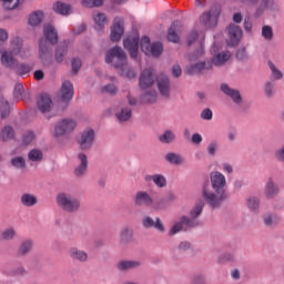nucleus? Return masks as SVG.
<instances>
[{"label": "nucleus", "mask_w": 284, "mask_h": 284, "mask_svg": "<svg viewBox=\"0 0 284 284\" xmlns=\"http://www.w3.org/2000/svg\"><path fill=\"white\" fill-rule=\"evenodd\" d=\"M202 199L211 210H221L223 203L230 199L227 195V180L219 171L210 173V181L202 184Z\"/></svg>", "instance_id": "1"}, {"label": "nucleus", "mask_w": 284, "mask_h": 284, "mask_svg": "<svg viewBox=\"0 0 284 284\" xmlns=\"http://www.w3.org/2000/svg\"><path fill=\"white\" fill-rule=\"evenodd\" d=\"M55 203L67 214H77L81 210V200L70 192L58 193Z\"/></svg>", "instance_id": "2"}, {"label": "nucleus", "mask_w": 284, "mask_h": 284, "mask_svg": "<svg viewBox=\"0 0 284 284\" xmlns=\"http://www.w3.org/2000/svg\"><path fill=\"white\" fill-rule=\"evenodd\" d=\"M105 63L111 64L115 70H123L128 65V53L123 48L115 45L106 51Z\"/></svg>", "instance_id": "3"}, {"label": "nucleus", "mask_w": 284, "mask_h": 284, "mask_svg": "<svg viewBox=\"0 0 284 284\" xmlns=\"http://www.w3.org/2000/svg\"><path fill=\"white\" fill-rule=\"evenodd\" d=\"M199 220H194L187 215H182L180 221L175 222L170 229L169 236H174L179 234V232H190V230H194L199 227Z\"/></svg>", "instance_id": "4"}, {"label": "nucleus", "mask_w": 284, "mask_h": 284, "mask_svg": "<svg viewBox=\"0 0 284 284\" xmlns=\"http://www.w3.org/2000/svg\"><path fill=\"white\" fill-rule=\"evenodd\" d=\"M220 90L225 94V97H229V99L232 100L234 105L241 108L242 112H247V110H250V106H243V95H241V91L239 89H233L230 84L222 83Z\"/></svg>", "instance_id": "5"}, {"label": "nucleus", "mask_w": 284, "mask_h": 284, "mask_svg": "<svg viewBox=\"0 0 284 284\" xmlns=\"http://www.w3.org/2000/svg\"><path fill=\"white\" fill-rule=\"evenodd\" d=\"M227 40L226 43L230 48H236L243 39V29L239 24L231 23L226 28Z\"/></svg>", "instance_id": "6"}, {"label": "nucleus", "mask_w": 284, "mask_h": 284, "mask_svg": "<svg viewBox=\"0 0 284 284\" xmlns=\"http://www.w3.org/2000/svg\"><path fill=\"white\" fill-rule=\"evenodd\" d=\"M97 134L94 133V129H88L83 131L78 139L79 149L82 152H90L92 150V145H94V139Z\"/></svg>", "instance_id": "7"}, {"label": "nucleus", "mask_w": 284, "mask_h": 284, "mask_svg": "<svg viewBox=\"0 0 284 284\" xmlns=\"http://www.w3.org/2000/svg\"><path fill=\"white\" fill-rule=\"evenodd\" d=\"M39 59L43 65H52V45L43 38L39 40Z\"/></svg>", "instance_id": "8"}, {"label": "nucleus", "mask_w": 284, "mask_h": 284, "mask_svg": "<svg viewBox=\"0 0 284 284\" xmlns=\"http://www.w3.org/2000/svg\"><path fill=\"white\" fill-rule=\"evenodd\" d=\"M75 129L77 121L72 119H63L55 125L53 136L57 139L59 136H64V134H71Z\"/></svg>", "instance_id": "9"}, {"label": "nucleus", "mask_w": 284, "mask_h": 284, "mask_svg": "<svg viewBox=\"0 0 284 284\" xmlns=\"http://www.w3.org/2000/svg\"><path fill=\"white\" fill-rule=\"evenodd\" d=\"M74 99V85L70 81H64L60 89V101L62 103V110L68 108V103Z\"/></svg>", "instance_id": "10"}, {"label": "nucleus", "mask_w": 284, "mask_h": 284, "mask_svg": "<svg viewBox=\"0 0 284 284\" xmlns=\"http://www.w3.org/2000/svg\"><path fill=\"white\" fill-rule=\"evenodd\" d=\"M142 227H144V230L153 229V230H156L158 232H160V234H165V225L163 224V221L159 216L153 219L150 215H145L142 219Z\"/></svg>", "instance_id": "11"}, {"label": "nucleus", "mask_w": 284, "mask_h": 284, "mask_svg": "<svg viewBox=\"0 0 284 284\" xmlns=\"http://www.w3.org/2000/svg\"><path fill=\"white\" fill-rule=\"evenodd\" d=\"M154 81H155L154 69H144L140 73V78H139L140 90H148L152 88V85H154Z\"/></svg>", "instance_id": "12"}, {"label": "nucleus", "mask_w": 284, "mask_h": 284, "mask_svg": "<svg viewBox=\"0 0 284 284\" xmlns=\"http://www.w3.org/2000/svg\"><path fill=\"white\" fill-rule=\"evenodd\" d=\"M125 29L123 28V19L116 17L113 19V23L111 26V34L110 40L113 43H119L121 38L123 37Z\"/></svg>", "instance_id": "13"}, {"label": "nucleus", "mask_w": 284, "mask_h": 284, "mask_svg": "<svg viewBox=\"0 0 284 284\" xmlns=\"http://www.w3.org/2000/svg\"><path fill=\"white\" fill-rule=\"evenodd\" d=\"M134 243V230L131 226H123L119 232L120 247H128Z\"/></svg>", "instance_id": "14"}, {"label": "nucleus", "mask_w": 284, "mask_h": 284, "mask_svg": "<svg viewBox=\"0 0 284 284\" xmlns=\"http://www.w3.org/2000/svg\"><path fill=\"white\" fill-rule=\"evenodd\" d=\"M210 70H212V62H210V60H205L191 64L186 69V74L194 77V74H205V72H210Z\"/></svg>", "instance_id": "15"}, {"label": "nucleus", "mask_w": 284, "mask_h": 284, "mask_svg": "<svg viewBox=\"0 0 284 284\" xmlns=\"http://www.w3.org/2000/svg\"><path fill=\"white\" fill-rule=\"evenodd\" d=\"M143 263L139 260H121L115 264V268L121 273L139 270Z\"/></svg>", "instance_id": "16"}, {"label": "nucleus", "mask_w": 284, "mask_h": 284, "mask_svg": "<svg viewBox=\"0 0 284 284\" xmlns=\"http://www.w3.org/2000/svg\"><path fill=\"white\" fill-rule=\"evenodd\" d=\"M69 258L73 261V263H88L90 261V255L84 250H81L77 246H72L68 251Z\"/></svg>", "instance_id": "17"}, {"label": "nucleus", "mask_w": 284, "mask_h": 284, "mask_svg": "<svg viewBox=\"0 0 284 284\" xmlns=\"http://www.w3.org/2000/svg\"><path fill=\"white\" fill-rule=\"evenodd\" d=\"M158 90L164 99H170V92L172 84L170 83V77L162 74L156 79Z\"/></svg>", "instance_id": "18"}, {"label": "nucleus", "mask_w": 284, "mask_h": 284, "mask_svg": "<svg viewBox=\"0 0 284 284\" xmlns=\"http://www.w3.org/2000/svg\"><path fill=\"white\" fill-rule=\"evenodd\" d=\"M154 203V199H152V195L148 193L146 191H139L135 193L134 196V204L138 205V207H152Z\"/></svg>", "instance_id": "19"}, {"label": "nucleus", "mask_w": 284, "mask_h": 284, "mask_svg": "<svg viewBox=\"0 0 284 284\" xmlns=\"http://www.w3.org/2000/svg\"><path fill=\"white\" fill-rule=\"evenodd\" d=\"M182 28L183 26L181 24V21L174 20L168 30V41L171 43H179V41H181L179 33L181 32Z\"/></svg>", "instance_id": "20"}, {"label": "nucleus", "mask_w": 284, "mask_h": 284, "mask_svg": "<svg viewBox=\"0 0 284 284\" xmlns=\"http://www.w3.org/2000/svg\"><path fill=\"white\" fill-rule=\"evenodd\" d=\"M43 34H44V38L42 39H44L47 43H49V45L52 47L59 43V33L57 32V29L51 24L44 26Z\"/></svg>", "instance_id": "21"}, {"label": "nucleus", "mask_w": 284, "mask_h": 284, "mask_svg": "<svg viewBox=\"0 0 284 284\" xmlns=\"http://www.w3.org/2000/svg\"><path fill=\"white\" fill-rule=\"evenodd\" d=\"M123 45L125 50L130 52L131 59H136L139 57V37L135 38H126L123 40Z\"/></svg>", "instance_id": "22"}, {"label": "nucleus", "mask_w": 284, "mask_h": 284, "mask_svg": "<svg viewBox=\"0 0 284 284\" xmlns=\"http://www.w3.org/2000/svg\"><path fill=\"white\" fill-rule=\"evenodd\" d=\"M37 105L41 114H48L52 110V99L47 93H43L38 98Z\"/></svg>", "instance_id": "23"}, {"label": "nucleus", "mask_w": 284, "mask_h": 284, "mask_svg": "<svg viewBox=\"0 0 284 284\" xmlns=\"http://www.w3.org/2000/svg\"><path fill=\"white\" fill-rule=\"evenodd\" d=\"M34 247V242L30 239L23 240L20 242L18 250H17V256L19 258H26L32 252V248Z\"/></svg>", "instance_id": "24"}, {"label": "nucleus", "mask_w": 284, "mask_h": 284, "mask_svg": "<svg viewBox=\"0 0 284 284\" xmlns=\"http://www.w3.org/2000/svg\"><path fill=\"white\" fill-rule=\"evenodd\" d=\"M43 19H45V13L42 10H37L28 16L27 23L30 28H39L43 23Z\"/></svg>", "instance_id": "25"}, {"label": "nucleus", "mask_w": 284, "mask_h": 284, "mask_svg": "<svg viewBox=\"0 0 284 284\" xmlns=\"http://www.w3.org/2000/svg\"><path fill=\"white\" fill-rule=\"evenodd\" d=\"M232 54L230 53V51H223L220 52L215 55L212 57L210 61V63H212V68H214V65L216 68H221L224 63H227V61H230Z\"/></svg>", "instance_id": "26"}, {"label": "nucleus", "mask_w": 284, "mask_h": 284, "mask_svg": "<svg viewBox=\"0 0 284 284\" xmlns=\"http://www.w3.org/2000/svg\"><path fill=\"white\" fill-rule=\"evenodd\" d=\"M144 181L146 183H150V181H153L155 187H160V189L168 186V179L165 178V175L159 174V173L153 175H145Z\"/></svg>", "instance_id": "27"}, {"label": "nucleus", "mask_w": 284, "mask_h": 284, "mask_svg": "<svg viewBox=\"0 0 284 284\" xmlns=\"http://www.w3.org/2000/svg\"><path fill=\"white\" fill-rule=\"evenodd\" d=\"M78 159L80 164L74 169L75 176H83L88 172V155L85 153H79Z\"/></svg>", "instance_id": "28"}, {"label": "nucleus", "mask_w": 284, "mask_h": 284, "mask_svg": "<svg viewBox=\"0 0 284 284\" xmlns=\"http://www.w3.org/2000/svg\"><path fill=\"white\" fill-rule=\"evenodd\" d=\"M200 23H203L205 28H214L217 23L216 16L212 14V11L203 12L200 16Z\"/></svg>", "instance_id": "29"}, {"label": "nucleus", "mask_w": 284, "mask_h": 284, "mask_svg": "<svg viewBox=\"0 0 284 284\" xmlns=\"http://www.w3.org/2000/svg\"><path fill=\"white\" fill-rule=\"evenodd\" d=\"M19 60L14 59L11 52H3L1 55V63L4 68H9L10 70H14L17 68Z\"/></svg>", "instance_id": "30"}, {"label": "nucleus", "mask_w": 284, "mask_h": 284, "mask_svg": "<svg viewBox=\"0 0 284 284\" xmlns=\"http://www.w3.org/2000/svg\"><path fill=\"white\" fill-rule=\"evenodd\" d=\"M278 192H281L278 184H276L273 180H268L264 190L266 199H274L278 196Z\"/></svg>", "instance_id": "31"}, {"label": "nucleus", "mask_w": 284, "mask_h": 284, "mask_svg": "<svg viewBox=\"0 0 284 284\" xmlns=\"http://www.w3.org/2000/svg\"><path fill=\"white\" fill-rule=\"evenodd\" d=\"M67 54H68V42L63 41L57 45L55 53H54V61L57 63H63Z\"/></svg>", "instance_id": "32"}, {"label": "nucleus", "mask_w": 284, "mask_h": 284, "mask_svg": "<svg viewBox=\"0 0 284 284\" xmlns=\"http://www.w3.org/2000/svg\"><path fill=\"white\" fill-rule=\"evenodd\" d=\"M53 11L55 12V14H61L62 17H68V14H71V12H72V6L61 2V1H57L53 4Z\"/></svg>", "instance_id": "33"}, {"label": "nucleus", "mask_w": 284, "mask_h": 284, "mask_svg": "<svg viewBox=\"0 0 284 284\" xmlns=\"http://www.w3.org/2000/svg\"><path fill=\"white\" fill-rule=\"evenodd\" d=\"M165 161L171 165H183V163H185V158L179 153L169 152L165 155Z\"/></svg>", "instance_id": "34"}, {"label": "nucleus", "mask_w": 284, "mask_h": 284, "mask_svg": "<svg viewBox=\"0 0 284 284\" xmlns=\"http://www.w3.org/2000/svg\"><path fill=\"white\" fill-rule=\"evenodd\" d=\"M205 207V201L200 200L199 202L195 203L193 209L190 211L189 216L193 219V221H197L199 216L203 214V209Z\"/></svg>", "instance_id": "35"}, {"label": "nucleus", "mask_w": 284, "mask_h": 284, "mask_svg": "<svg viewBox=\"0 0 284 284\" xmlns=\"http://www.w3.org/2000/svg\"><path fill=\"white\" fill-rule=\"evenodd\" d=\"M205 40L200 41V47L189 55V61H199V59H203L205 57Z\"/></svg>", "instance_id": "36"}, {"label": "nucleus", "mask_w": 284, "mask_h": 284, "mask_svg": "<svg viewBox=\"0 0 284 284\" xmlns=\"http://www.w3.org/2000/svg\"><path fill=\"white\" fill-rule=\"evenodd\" d=\"M160 143H164L165 145H170L176 141V133L172 130H166L163 134L159 135Z\"/></svg>", "instance_id": "37"}, {"label": "nucleus", "mask_w": 284, "mask_h": 284, "mask_svg": "<svg viewBox=\"0 0 284 284\" xmlns=\"http://www.w3.org/2000/svg\"><path fill=\"white\" fill-rule=\"evenodd\" d=\"M263 223L266 227L274 230L278 225V217L272 213H266L262 216Z\"/></svg>", "instance_id": "38"}, {"label": "nucleus", "mask_w": 284, "mask_h": 284, "mask_svg": "<svg viewBox=\"0 0 284 284\" xmlns=\"http://www.w3.org/2000/svg\"><path fill=\"white\" fill-rule=\"evenodd\" d=\"M115 116L120 123H125L132 119V109L124 106L115 113Z\"/></svg>", "instance_id": "39"}, {"label": "nucleus", "mask_w": 284, "mask_h": 284, "mask_svg": "<svg viewBox=\"0 0 284 284\" xmlns=\"http://www.w3.org/2000/svg\"><path fill=\"white\" fill-rule=\"evenodd\" d=\"M264 95L266 99H274L276 95V83L274 81H266L264 84Z\"/></svg>", "instance_id": "40"}, {"label": "nucleus", "mask_w": 284, "mask_h": 284, "mask_svg": "<svg viewBox=\"0 0 284 284\" xmlns=\"http://www.w3.org/2000/svg\"><path fill=\"white\" fill-rule=\"evenodd\" d=\"M32 68H34V64H27V63H19L14 68L16 74L19 77H23L26 74H30L32 72Z\"/></svg>", "instance_id": "41"}, {"label": "nucleus", "mask_w": 284, "mask_h": 284, "mask_svg": "<svg viewBox=\"0 0 284 284\" xmlns=\"http://www.w3.org/2000/svg\"><path fill=\"white\" fill-rule=\"evenodd\" d=\"M93 21L95 23V30H103L105 23H108V17L105 13L99 12L93 17Z\"/></svg>", "instance_id": "42"}, {"label": "nucleus", "mask_w": 284, "mask_h": 284, "mask_svg": "<svg viewBox=\"0 0 284 284\" xmlns=\"http://www.w3.org/2000/svg\"><path fill=\"white\" fill-rule=\"evenodd\" d=\"M0 116L1 119H7L10 116V104L7 102L3 95H0Z\"/></svg>", "instance_id": "43"}, {"label": "nucleus", "mask_w": 284, "mask_h": 284, "mask_svg": "<svg viewBox=\"0 0 284 284\" xmlns=\"http://www.w3.org/2000/svg\"><path fill=\"white\" fill-rule=\"evenodd\" d=\"M1 241H14L17 239V231L14 227L4 229L0 234Z\"/></svg>", "instance_id": "44"}, {"label": "nucleus", "mask_w": 284, "mask_h": 284, "mask_svg": "<svg viewBox=\"0 0 284 284\" xmlns=\"http://www.w3.org/2000/svg\"><path fill=\"white\" fill-rule=\"evenodd\" d=\"M21 203L24 205V207H34V204L37 203V197L30 193H24L21 196Z\"/></svg>", "instance_id": "45"}, {"label": "nucleus", "mask_w": 284, "mask_h": 284, "mask_svg": "<svg viewBox=\"0 0 284 284\" xmlns=\"http://www.w3.org/2000/svg\"><path fill=\"white\" fill-rule=\"evenodd\" d=\"M28 159L33 163H40V161H43V152L39 149H33L28 153Z\"/></svg>", "instance_id": "46"}, {"label": "nucleus", "mask_w": 284, "mask_h": 284, "mask_svg": "<svg viewBox=\"0 0 284 284\" xmlns=\"http://www.w3.org/2000/svg\"><path fill=\"white\" fill-rule=\"evenodd\" d=\"M121 77H126V79H136V72L134 69L130 68V64H128L123 69H118Z\"/></svg>", "instance_id": "47"}, {"label": "nucleus", "mask_w": 284, "mask_h": 284, "mask_svg": "<svg viewBox=\"0 0 284 284\" xmlns=\"http://www.w3.org/2000/svg\"><path fill=\"white\" fill-rule=\"evenodd\" d=\"M246 205L251 212H256L261 206V200L256 196H251L246 200Z\"/></svg>", "instance_id": "48"}, {"label": "nucleus", "mask_w": 284, "mask_h": 284, "mask_svg": "<svg viewBox=\"0 0 284 284\" xmlns=\"http://www.w3.org/2000/svg\"><path fill=\"white\" fill-rule=\"evenodd\" d=\"M2 141H10V139H14V129L12 126L7 125L1 130L0 134Z\"/></svg>", "instance_id": "49"}, {"label": "nucleus", "mask_w": 284, "mask_h": 284, "mask_svg": "<svg viewBox=\"0 0 284 284\" xmlns=\"http://www.w3.org/2000/svg\"><path fill=\"white\" fill-rule=\"evenodd\" d=\"M151 207L155 211H162L168 210V207L170 206L168 205V201L165 200V197H161L159 200H153V204H151Z\"/></svg>", "instance_id": "50"}, {"label": "nucleus", "mask_w": 284, "mask_h": 284, "mask_svg": "<svg viewBox=\"0 0 284 284\" xmlns=\"http://www.w3.org/2000/svg\"><path fill=\"white\" fill-rule=\"evenodd\" d=\"M268 68L271 70V77L274 79V81H281L283 79V73L278 68H276L275 64H273L272 61H268Z\"/></svg>", "instance_id": "51"}, {"label": "nucleus", "mask_w": 284, "mask_h": 284, "mask_svg": "<svg viewBox=\"0 0 284 284\" xmlns=\"http://www.w3.org/2000/svg\"><path fill=\"white\" fill-rule=\"evenodd\" d=\"M158 93L154 90L148 91L141 95L142 101L145 103H156Z\"/></svg>", "instance_id": "52"}, {"label": "nucleus", "mask_w": 284, "mask_h": 284, "mask_svg": "<svg viewBox=\"0 0 284 284\" xmlns=\"http://www.w3.org/2000/svg\"><path fill=\"white\" fill-rule=\"evenodd\" d=\"M150 54H152V57H155V58L161 57V54H163V43L153 42L151 44Z\"/></svg>", "instance_id": "53"}, {"label": "nucleus", "mask_w": 284, "mask_h": 284, "mask_svg": "<svg viewBox=\"0 0 284 284\" xmlns=\"http://www.w3.org/2000/svg\"><path fill=\"white\" fill-rule=\"evenodd\" d=\"M140 48L144 54H150V50L152 48V44H150V37L143 36L140 41Z\"/></svg>", "instance_id": "54"}, {"label": "nucleus", "mask_w": 284, "mask_h": 284, "mask_svg": "<svg viewBox=\"0 0 284 284\" xmlns=\"http://www.w3.org/2000/svg\"><path fill=\"white\" fill-rule=\"evenodd\" d=\"M11 165L16 168V170H26V159H23V156H16L11 159Z\"/></svg>", "instance_id": "55"}, {"label": "nucleus", "mask_w": 284, "mask_h": 284, "mask_svg": "<svg viewBox=\"0 0 284 284\" xmlns=\"http://www.w3.org/2000/svg\"><path fill=\"white\" fill-rule=\"evenodd\" d=\"M262 37L265 41H272L274 39V30L271 26L265 24L262 27Z\"/></svg>", "instance_id": "56"}, {"label": "nucleus", "mask_w": 284, "mask_h": 284, "mask_svg": "<svg viewBox=\"0 0 284 284\" xmlns=\"http://www.w3.org/2000/svg\"><path fill=\"white\" fill-rule=\"evenodd\" d=\"M6 10H17L19 8V0H0Z\"/></svg>", "instance_id": "57"}, {"label": "nucleus", "mask_w": 284, "mask_h": 284, "mask_svg": "<svg viewBox=\"0 0 284 284\" xmlns=\"http://www.w3.org/2000/svg\"><path fill=\"white\" fill-rule=\"evenodd\" d=\"M219 150V142L212 141L206 146V152L209 156H216V151Z\"/></svg>", "instance_id": "58"}, {"label": "nucleus", "mask_w": 284, "mask_h": 284, "mask_svg": "<svg viewBox=\"0 0 284 284\" xmlns=\"http://www.w3.org/2000/svg\"><path fill=\"white\" fill-rule=\"evenodd\" d=\"M191 284H207L205 275L197 273L191 277Z\"/></svg>", "instance_id": "59"}, {"label": "nucleus", "mask_w": 284, "mask_h": 284, "mask_svg": "<svg viewBox=\"0 0 284 284\" xmlns=\"http://www.w3.org/2000/svg\"><path fill=\"white\" fill-rule=\"evenodd\" d=\"M196 39H199V32L195 30L191 31L186 37V45H194Z\"/></svg>", "instance_id": "60"}, {"label": "nucleus", "mask_w": 284, "mask_h": 284, "mask_svg": "<svg viewBox=\"0 0 284 284\" xmlns=\"http://www.w3.org/2000/svg\"><path fill=\"white\" fill-rule=\"evenodd\" d=\"M72 74H79L81 70V59L74 58L71 62Z\"/></svg>", "instance_id": "61"}, {"label": "nucleus", "mask_w": 284, "mask_h": 284, "mask_svg": "<svg viewBox=\"0 0 284 284\" xmlns=\"http://www.w3.org/2000/svg\"><path fill=\"white\" fill-rule=\"evenodd\" d=\"M103 92H106V94H111V97L116 95V92H119V89H116V85L114 84H106L103 87Z\"/></svg>", "instance_id": "62"}, {"label": "nucleus", "mask_w": 284, "mask_h": 284, "mask_svg": "<svg viewBox=\"0 0 284 284\" xmlns=\"http://www.w3.org/2000/svg\"><path fill=\"white\" fill-rule=\"evenodd\" d=\"M230 261H234V254L232 253H224L217 258V263H230Z\"/></svg>", "instance_id": "63"}, {"label": "nucleus", "mask_w": 284, "mask_h": 284, "mask_svg": "<svg viewBox=\"0 0 284 284\" xmlns=\"http://www.w3.org/2000/svg\"><path fill=\"white\" fill-rule=\"evenodd\" d=\"M235 57H236L237 61H246V59H247V50L245 48H240L236 51Z\"/></svg>", "instance_id": "64"}]
</instances>
